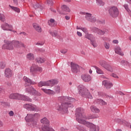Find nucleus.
<instances>
[{"mask_svg":"<svg viewBox=\"0 0 131 131\" xmlns=\"http://www.w3.org/2000/svg\"><path fill=\"white\" fill-rule=\"evenodd\" d=\"M58 100L60 102L61 104L56 103V109L58 111H63L67 113L68 108H73L72 103L75 101V99L69 96H60L58 98Z\"/></svg>","mask_w":131,"mask_h":131,"instance_id":"obj_1","label":"nucleus"},{"mask_svg":"<svg viewBox=\"0 0 131 131\" xmlns=\"http://www.w3.org/2000/svg\"><path fill=\"white\" fill-rule=\"evenodd\" d=\"M75 112L77 121L81 124H88V122L85 121L86 117L84 115V110L83 108L79 107L76 108Z\"/></svg>","mask_w":131,"mask_h":131,"instance_id":"obj_2","label":"nucleus"},{"mask_svg":"<svg viewBox=\"0 0 131 131\" xmlns=\"http://www.w3.org/2000/svg\"><path fill=\"white\" fill-rule=\"evenodd\" d=\"M40 115L38 113H36L35 114H28L27 116L25 118V119L27 122H28V125L30 126L32 128L36 127L37 124V120H35V117H39Z\"/></svg>","mask_w":131,"mask_h":131,"instance_id":"obj_3","label":"nucleus"},{"mask_svg":"<svg viewBox=\"0 0 131 131\" xmlns=\"http://www.w3.org/2000/svg\"><path fill=\"white\" fill-rule=\"evenodd\" d=\"M78 93L80 96L83 98H87L88 99H92L93 96L91 95V93L83 85H80L78 86Z\"/></svg>","mask_w":131,"mask_h":131,"instance_id":"obj_4","label":"nucleus"},{"mask_svg":"<svg viewBox=\"0 0 131 131\" xmlns=\"http://www.w3.org/2000/svg\"><path fill=\"white\" fill-rule=\"evenodd\" d=\"M9 99L12 100H20L21 101H27L28 102H32V99L28 97L26 95H21L19 93H13L9 95Z\"/></svg>","mask_w":131,"mask_h":131,"instance_id":"obj_5","label":"nucleus"},{"mask_svg":"<svg viewBox=\"0 0 131 131\" xmlns=\"http://www.w3.org/2000/svg\"><path fill=\"white\" fill-rule=\"evenodd\" d=\"M41 123H42V131H55L54 129L50 127V121L46 117L40 120Z\"/></svg>","mask_w":131,"mask_h":131,"instance_id":"obj_6","label":"nucleus"},{"mask_svg":"<svg viewBox=\"0 0 131 131\" xmlns=\"http://www.w3.org/2000/svg\"><path fill=\"white\" fill-rule=\"evenodd\" d=\"M108 14L112 18H117L119 15V10L116 6H112L108 9Z\"/></svg>","mask_w":131,"mask_h":131,"instance_id":"obj_7","label":"nucleus"},{"mask_svg":"<svg viewBox=\"0 0 131 131\" xmlns=\"http://www.w3.org/2000/svg\"><path fill=\"white\" fill-rule=\"evenodd\" d=\"M30 71L32 76H36V72H42V68L33 64L30 68Z\"/></svg>","mask_w":131,"mask_h":131,"instance_id":"obj_8","label":"nucleus"},{"mask_svg":"<svg viewBox=\"0 0 131 131\" xmlns=\"http://www.w3.org/2000/svg\"><path fill=\"white\" fill-rule=\"evenodd\" d=\"M26 93H28V94H30L31 96L35 95L39 97L41 96V94L40 93L37 92L35 89H34L32 86L26 88L25 90Z\"/></svg>","mask_w":131,"mask_h":131,"instance_id":"obj_9","label":"nucleus"},{"mask_svg":"<svg viewBox=\"0 0 131 131\" xmlns=\"http://www.w3.org/2000/svg\"><path fill=\"white\" fill-rule=\"evenodd\" d=\"M4 42L5 44H4L2 46L3 50H9V51H12V50H14V45H13L12 41L5 40Z\"/></svg>","mask_w":131,"mask_h":131,"instance_id":"obj_10","label":"nucleus"},{"mask_svg":"<svg viewBox=\"0 0 131 131\" xmlns=\"http://www.w3.org/2000/svg\"><path fill=\"white\" fill-rule=\"evenodd\" d=\"M1 28L3 30L8 31H13V26L9 25L8 23H4L2 24Z\"/></svg>","mask_w":131,"mask_h":131,"instance_id":"obj_11","label":"nucleus"},{"mask_svg":"<svg viewBox=\"0 0 131 131\" xmlns=\"http://www.w3.org/2000/svg\"><path fill=\"white\" fill-rule=\"evenodd\" d=\"M88 126H90V131H99L100 130V127H99V126H97L92 123L90 122H87V124H85Z\"/></svg>","mask_w":131,"mask_h":131,"instance_id":"obj_12","label":"nucleus"},{"mask_svg":"<svg viewBox=\"0 0 131 131\" xmlns=\"http://www.w3.org/2000/svg\"><path fill=\"white\" fill-rule=\"evenodd\" d=\"M71 70L73 73H77L79 71V66L76 63H71Z\"/></svg>","mask_w":131,"mask_h":131,"instance_id":"obj_13","label":"nucleus"},{"mask_svg":"<svg viewBox=\"0 0 131 131\" xmlns=\"http://www.w3.org/2000/svg\"><path fill=\"white\" fill-rule=\"evenodd\" d=\"M13 47L15 48H20V47H23V48H25V46L24 43H22L21 42H19V41L13 40L11 41Z\"/></svg>","mask_w":131,"mask_h":131,"instance_id":"obj_14","label":"nucleus"},{"mask_svg":"<svg viewBox=\"0 0 131 131\" xmlns=\"http://www.w3.org/2000/svg\"><path fill=\"white\" fill-rule=\"evenodd\" d=\"M61 11L62 12H60L59 14L61 15H66V13H69L70 12V9L69 7H68L67 6L63 5L61 6Z\"/></svg>","mask_w":131,"mask_h":131,"instance_id":"obj_15","label":"nucleus"},{"mask_svg":"<svg viewBox=\"0 0 131 131\" xmlns=\"http://www.w3.org/2000/svg\"><path fill=\"white\" fill-rule=\"evenodd\" d=\"M81 78L85 82H89L92 80V77L89 74L82 75Z\"/></svg>","mask_w":131,"mask_h":131,"instance_id":"obj_16","label":"nucleus"},{"mask_svg":"<svg viewBox=\"0 0 131 131\" xmlns=\"http://www.w3.org/2000/svg\"><path fill=\"white\" fill-rule=\"evenodd\" d=\"M102 85H104L107 90H109V89H111L113 86V84L109 81L104 80L102 81Z\"/></svg>","mask_w":131,"mask_h":131,"instance_id":"obj_17","label":"nucleus"},{"mask_svg":"<svg viewBox=\"0 0 131 131\" xmlns=\"http://www.w3.org/2000/svg\"><path fill=\"white\" fill-rule=\"evenodd\" d=\"M5 75L8 78L11 77L13 75V71L10 68H7L5 71Z\"/></svg>","mask_w":131,"mask_h":131,"instance_id":"obj_18","label":"nucleus"},{"mask_svg":"<svg viewBox=\"0 0 131 131\" xmlns=\"http://www.w3.org/2000/svg\"><path fill=\"white\" fill-rule=\"evenodd\" d=\"M24 81H25L27 83H29L30 84H37V83L36 82L32 81L31 79L26 76L24 77Z\"/></svg>","mask_w":131,"mask_h":131,"instance_id":"obj_19","label":"nucleus"},{"mask_svg":"<svg viewBox=\"0 0 131 131\" xmlns=\"http://www.w3.org/2000/svg\"><path fill=\"white\" fill-rule=\"evenodd\" d=\"M50 81H41L38 83V86L41 88L42 86H49L50 85Z\"/></svg>","mask_w":131,"mask_h":131,"instance_id":"obj_20","label":"nucleus"},{"mask_svg":"<svg viewBox=\"0 0 131 131\" xmlns=\"http://www.w3.org/2000/svg\"><path fill=\"white\" fill-rule=\"evenodd\" d=\"M33 27L34 28L35 30L37 31V32H39V33H40L41 31H42V30H41V28L39 25L36 23H34L33 24Z\"/></svg>","mask_w":131,"mask_h":131,"instance_id":"obj_21","label":"nucleus"},{"mask_svg":"<svg viewBox=\"0 0 131 131\" xmlns=\"http://www.w3.org/2000/svg\"><path fill=\"white\" fill-rule=\"evenodd\" d=\"M33 105L32 104L27 103L24 105V107L27 109V110H28V111H32L33 110Z\"/></svg>","mask_w":131,"mask_h":131,"instance_id":"obj_22","label":"nucleus"},{"mask_svg":"<svg viewBox=\"0 0 131 131\" xmlns=\"http://www.w3.org/2000/svg\"><path fill=\"white\" fill-rule=\"evenodd\" d=\"M120 64L122 66H124L125 68H129V62L125 60H122L120 62Z\"/></svg>","mask_w":131,"mask_h":131,"instance_id":"obj_23","label":"nucleus"},{"mask_svg":"<svg viewBox=\"0 0 131 131\" xmlns=\"http://www.w3.org/2000/svg\"><path fill=\"white\" fill-rule=\"evenodd\" d=\"M115 52L116 54H118V55H120V56H124V54H123V52L121 51V48L119 47H117L115 48Z\"/></svg>","mask_w":131,"mask_h":131,"instance_id":"obj_24","label":"nucleus"},{"mask_svg":"<svg viewBox=\"0 0 131 131\" xmlns=\"http://www.w3.org/2000/svg\"><path fill=\"white\" fill-rule=\"evenodd\" d=\"M90 109L93 113H99L100 112V110L94 105L91 106Z\"/></svg>","mask_w":131,"mask_h":131,"instance_id":"obj_25","label":"nucleus"},{"mask_svg":"<svg viewBox=\"0 0 131 131\" xmlns=\"http://www.w3.org/2000/svg\"><path fill=\"white\" fill-rule=\"evenodd\" d=\"M85 38H87L88 39H89V40H92V39H95V36L92 34H89V33H87L85 35Z\"/></svg>","mask_w":131,"mask_h":131,"instance_id":"obj_26","label":"nucleus"},{"mask_svg":"<svg viewBox=\"0 0 131 131\" xmlns=\"http://www.w3.org/2000/svg\"><path fill=\"white\" fill-rule=\"evenodd\" d=\"M49 81V86H53V85H55V84H57L59 82L57 80H48Z\"/></svg>","mask_w":131,"mask_h":131,"instance_id":"obj_27","label":"nucleus"},{"mask_svg":"<svg viewBox=\"0 0 131 131\" xmlns=\"http://www.w3.org/2000/svg\"><path fill=\"white\" fill-rule=\"evenodd\" d=\"M42 91L46 94H51V95L55 94V92L53 90H51L50 89H42Z\"/></svg>","mask_w":131,"mask_h":131,"instance_id":"obj_28","label":"nucleus"},{"mask_svg":"<svg viewBox=\"0 0 131 131\" xmlns=\"http://www.w3.org/2000/svg\"><path fill=\"white\" fill-rule=\"evenodd\" d=\"M92 67H93V68H95L96 69V72L97 73H98V74H104V72H103V71H102V70H101V69H100L98 67L96 66H92Z\"/></svg>","mask_w":131,"mask_h":131,"instance_id":"obj_29","label":"nucleus"},{"mask_svg":"<svg viewBox=\"0 0 131 131\" xmlns=\"http://www.w3.org/2000/svg\"><path fill=\"white\" fill-rule=\"evenodd\" d=\"M77 128L79 131H88L83 125H78Z\"/></svg>","mask_w":131,"mask_h":131,"instance_id":"obj_30","label":"nucleus"},{"mask_svg":"<svg viewBox=\"0 0 131 131\" xmlns=\"http://www.w3.org/2000/svg\"><path fill=\"white\" fill-rule=\"evenodd\" d=\"M99 64L102 67L105 69L108 66V63L104 60L100 61Z\"/></svg>","mask_w":131,"mask_h":131,"instance_id":"obj_31","label":"nucleus"},{"mask_svg":"<svg viewBox=\"0 0 131 131\" xmlns=\"http://www.w3.org/2000/svg\"><path fill=\"white\" fill-rule=\"evenodd\" d=\"M54 91L56 94H60L61 93V88L59 85H56L54 87Z\"/></svg>","mask_w":131,"mask_h":131,"instance_id":"obj_32","label":"nucleus"},{"mask_svg":"<svg viewBox=\"0 0 131 131\" xmlns=\"http://www.w3.org/2000/svg\"><path fill=\"white\" fill-rule=\"evenodd\" d=\"M27 58L29 60H34V55L32 53H29L27 55Z\"/></svg>","mask_w":131,"mask_h":131,"instance_id":"obj_33","label":"nucleus"},{"mask_svg":"<svg viewBox=\"0 0 131 131\" xmlns=\"http://www.w3.org/2000/svg\"><path fill=\"white\" fill-rule=\"evenodd\" d=\"M91 44L93 45L94 48H97L98 47V44L97 43V42L96 41L95 38L91 40Z\"/></svg>","mask_w":131,"mask_h":131,"instance_id":"obj_34","label":"nucleus"},{"mask_svg":"<svg viewBox=\"0 0 131 131\" xmlns=\"http://www.w3.org/2000/svg\"><path fill=\"white\" fill-rule=\"evenodd\" d=\"M9 7L15 12H17V13H20V9L18 8L17 7H15L11 5H9Z\"/></svg>","mask_w":131,"mask_h":131,"instance_id":"obj_35","label":"nucleus"},{"mask_svg":"<svg viewBox=\"0 0 131 131\" xmlns=\"http://www.w3.org/2000/svg\"><path fill=\"white\" fill-rule=\"evenodd\" d=\"M36 61L38 63H43L45 61H46V59H45L44 58L38 57L36 59Z\"/></svg>","mask_w":131,"mask_h":131,"instance_id":"obj_36","label":"nucleus"},{"mask_svg":"<svg viewBox=\"0 0 131 131\" xmlns=\"http://www.w3.org/2000/svg\"><path fill=\"white\" fill-rule=\"evenodd\" d=\"M85 19L88 20V21H90L91 20V18H92V14L90 13H86Z\"/></svg>","mask_w":131,"mask_h":131,"instance_id":"obj_37","label":"nucleus"},{"mask_svg":"<svg viewBox=\"0 0 131 131\" xmlns=\"http://www.w3.org/2000/svg\"><path fill=\"white\" fill-rule=\"evenodd\" d=\"M96 3L98 6H104L105 4L103 0H96Z\"/></svg>","mask_w":131,"mask_h":131,"instance_id":"obj_38","label":"nucleus"},{"mask_svg":"<svg viewBox=\"0 0 131 131\" xmlns=\"http://www.w3.org/2000/svg\"><path fill=\"white\" fill-rule=\"evenodd\" d=\"M90 29L92 32H94V33H97L99 28L96 27H91Z\"/></svg>","mask_w":131,"mask_h":131,"instance_id":"obj_39","label":"nucleus"},{"mask_svg":"<svg viewBox=\"0 0 131 131\" xmlns=\"http://www.w3.org/2000/svg\"><path fill=\"white\" fill-rule=\"evenodd\" d=\"M97 33L99 35H104V34H105V32H104L103 30L99 29H98Z\"/></svg>","mask_w":131,"mask_h":131,"instance_id":"obj_40","label":"nucleus"},{"mask_svg":"<svg viewBox=\"0 0 131 131\" xmlns=\"http://www.w3.org/2000/svg\"><path fill=\"white\" fill-rule=\"evenodd\" d=\"M32 111H36V112H38V111H40V108L38 106H36L34 104L33 105V110Z\"/></svg>","mask_w":131,"mask_h":131,"instance_id":"obj_41","label":"nucleus"},{"mask_svg":"<svg viewBox=\"0 0 131 131\" xmlns=\"http://www.w3.org/2000/svg\"><path fill=\"white\" fill-rule=\"evenodd\" d=\"M0 20L2 22H5V21H6V17H5V15L2 13H0Z\"/></svg>","mask_w":131,"mask_h":131,"instance_id":"obj_42","label":"nucleus"},{"mask_svg":"<svg viewBox=\"0 0 131 131\" xmlns=\"http://www.w3.org/2000/svg\"><path fill=\"white\" fill-rule=\"evenodd\" d=\"M0 103H1V105H2V106H8V107L10 106V103L9 102L0 101Z\"/></svg>","mask_w":131,"mask_h":131,"instance_id":"obj_43","label":"nucleus"},{"mask_svg":"<svg viewBox=\"0 0 131 131\" xmlns=\"http://www.w3.org/2000/svg\"><path fill=\"white\" fill-rule=\"evenodd\" d=\"M107 71H110L111 72H113V69L111 66H109V64L107 65V66L105 68V69Z\"/></svg>","mask_w":131,"mask_h":131,"instance_id":"obj_44","label":"nucleus"},{"mask_svg":"<svg viewBox=\"0 0 131 131\" xmlns=\"http://www.w3.org/2000/svg\"><path fill=\"white\" fill-rule=\"evenodd\" d=\"M124 7L125 8V10L129 13V14H130L131 11L130 10H129V8H128V5L127 4H124Z\"/></svg>","mask_w":131,"mask_h":131,"instance_id":"obj_45","label":"nucleus"},{"mask_svg":"<svg viewBox=\"0 0 131 131\" xmlns=\"http://www.w3.org/2000/svg\"><path fill=\"white\" fill-rule=\"evenodd\" d=\"M46 4L49 5V6H53L54 5V2L52 0H47Z\"/></svg>","mask_w":131,"mask_h":131,"instance_id":"obj_46","label":"nucleus"},{"mask_svg":"<svg viewBox=\"0 0 131 131\" xmlns=\"http://www.w3.org/2000/svg\"><path fill=\"white\" fill-rule=\"evenodd\" d=\"M104 46L106 50H109L110 48V44H109V43H107V42H104Z\"/></svg>","mask_w":131,"mask_h":131,"instance_id":"obj_47","label":"nucleus"},{"mask_svg":"<svg viewBox=\"0 0 131 131\" xmlns=\"http://www.w3.org/2000/svg\"><path fill=\"white\" fill-rule=\"evenodd\" d=\"M50 22H48V24L49 26H55V25L51 24V23H54L55 22V19L51 18L50 20Z\"/></svg>","mask_w":131,"mask_h":131,"instance_id":"obj_48","label":"nucleus"},{"mask_svg":"<svg viewBox=\"0 0 131 131\" xmlns=\"http://www.w3.org/2000/svg\"><path fill=\"white\" fill-rule=\"evenodd\" d=\"M98 101L100 103V104H101V105H107V103L106 102H105L104 100H103L102 99H98Z\"/></svg>","mask_w":131,"mask_h":131,"instance_id":"obj_49","label":"nucleus"},{"mask_svg":"<svg viewBox=\"0 0 131 131\" xmlns=\"http://www.w3.org/2000/svg\"><path fill=\"white\" fill-rule=\"evenodd\" d=\"M90 22H92L93 23H95V22H96L97 19L95 17H91L90 18V20H89Z\"/></svg>","mask_w":131,"mask_h":131,"instance_id":"obj_50","label":"nucleus"},{"mask_svg":"<svg viewBox=\"0 0 131 131\" xmlns=\"http://www.w3.org/2000/svg\"><path fill=\"white\" fill-rule=\"evenodd\" d=\"M50 33L51 34V35H52V36H53L54 37H56V36H57V35H58V33H57V32H50Z\"/></svg>","mask_w":131,"mask_h":131,"instance_id":"obj_51","label":"nucleus"},{"mask_svg":"<svg viewBox=\"0 0 131 131\" xmlns=\"http://www.w3.org/2000/svg\"><path fill=\"white\" fill-rule=\"evenodd\" d=\"M81 30H82V31H83V32H84V33H85V34L88 33V29L86 28L82 27L81 28Z\"/></svg>","mask_w":131,"mask_h":131,"instance_id":"obj_52","label":"nucleus"},{"mask_svg":"<svg viewBox=\"0 0 131 131\" xmlns=\"http://www.w3.org/2000/svg\"><path fill=\"white\" fill-rule=\"evenodd\" d=\"M0 67L1 69H4L6 67V63L4 62H1L0 63Z\"/></svg>","mask_w":131,"mask_h":131,"instance_id":"obj_53","label":"nucleus"},{"mask_svg":"<svg viewBox=\"0 0 131 131\" xmlns=\"http://www.w3.org/2000/svg\"><path fill=\"white\" fill-rule=\"evenodd\" d=\"M33 7L35 9H38V8H40V5H39V4L37 3V4H35L33 6Z\"/></svg>","mask_w":131,"mask_h":131,"instance_id":"obj_54","label":"nucleus"},{"mask_svg":"<svg viewBox=\"0 0 131 131\" xmlns=\"http://www.w3.org/2000/svg\"><path fill=\"white\" fill-rule=\"evenodd\" d=\"M95 118H97V117L95 115H93L89 116L88 119H95Z\"/></svg>","mask_w":131,"mask_h":131,"instance_id":"obj_55","label":"nucleus"},{"mask_svg":"<svg viewBox=\"0 0 131 131\" xmlns=\"http://www.w3.org/2000/svg\"><path fill=\"white\" fill-rule=\"evenodd\" d=\"M8 114L10 117L14 116V112H13V111H10Z\"/></svg>","mask_w":131,"mask_h":131,"instance_id":"obj_56","label":"nucleus"},{"mask_svg":"<svg viewBox=\"0 0 131 131\" xmlns=\"http://www.w3.org/2000/svg\"><path fill=\"white\" fill-rule=\"evenodd\" d=\"M77 34L78 36H79V37H81V36H82V33L79 31L77 32Z\"/></svg>","mask_w":131,"mask_h":131,"instance_id":"obj_57","label":"nucleus"},{"mask_svg":"<svg viewBox=\"0 0 131 131\" xmlns=\"http://www.w3.org/2000/svg\"><path fill=\"white\" fill-rule=\"evenodd\" d=\"M112 76H113V77H114L115 78H119L118 76H117V75H116L114 73H113L112 74Z\"/></svg>","mask_w":131,"mask_h":131,"instance_id":"obj_58","label":"nucleus"},{"mask_svg":"<svg viewBox=\"0 0 131 131\" xmlns=\"http://www.w3.org/2000/svg\"><path fill=\"white\" fill-rule=\"evenodd\" d=\"M103 32H104V34L105 33H108V32H109V30H108V29H103Z\"/></svg>","mask_w":131,"mask_h":131,"instance_id":"obj_59","label":"nucleus"},{"mask_svg":"<svg viewBox=\"0 0 131 131\" xmlns=\"http://www.w3.org/2000/svg\"><path fill=\"white\" fill-rule=\"evenodd\" d=\"M43 44L44 43H39V42H37L36 43L37 46H43Z\"/></svg>","mask_w":131,"mask_h":131,"instance_id":"obj_60","label":"nucleus"},{"mask_svg":"<svg viewBox=\"0 0 131 131\" xmlns=\"http://www.w3.org/2000/svg\"><path fill=\"white\" fill-rule=\"evenodd\" d=\"M60 53H62V54H66V53H67V51H66V50H61Z\"/></svg>","mask_w":131,"mask_h":131,"instance_id":"obj_61","label":"nucleus"},{"mask_svg":"<svg viewBox=\"0 0 131 131\" xmlns=\"http://www.w3.org/2000/svg\"><path fill=\"white\" fill-rule=\"evenodd\" d=\"M79 14H80V15H86V13L84 12H80Z\"/></svg>","mask_w":131,"mask_h":131,"instance_id":"obj_62","label":"nucleus"},{"mask_svg":"<svg viewBox=\"0 0 131 131\" xmlns=\"http://www.w3.org/2000/svg\"><path fill=\"white\" fill-rule=\"evenodd\" d=\"M19 34H23V35H27V34H26V33H25L24 32H20Z\"/></svg>","mask_w":131,"mask_h":131,"instance_id":"obj_63","label":"nucleus"},{"mask_svg":"<svg viewBox=\"0 0 131 131\" xmlns=\"http://www.w3.org/2000/svg\"><path fill=\"white\" fill-rule=\"evenodd\" d=\"M113 42L114 43H118V40H114L113 41Z\"/></svg>","mask_w":131,"mask_h":131,"instance_id":"obj_64","label":"nucleus"}]
</instances>
